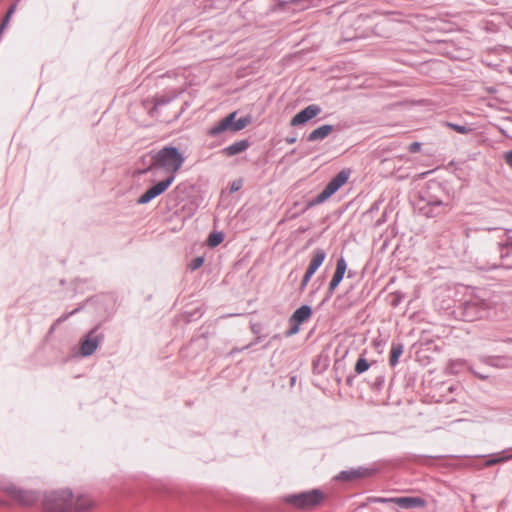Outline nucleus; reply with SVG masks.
Masks as SVG:
<instances>
[{
	"mask_svg": "<svg viewBox=\"0 0 512 512\" xmlns=\"http://www.w3.org/2000/svg\"><path fill=\"white\" fill-rule=\"evenodd\" d=\"M184 162V155L176 147L166 146L152 156L148 171L163 170L167 176H172L174 181Z\"/></svg>",
	"mask_w": 512,
	"mask_h": 512,
	"instance_id": "obj_1",
	"label": "nucleus"
},
{
	"mask_svg": "<svg viewBox=\"0 0 512 512\" xmlns=\"http://www.w3.org/2000/svg\"><path fill=\"white\" fill-rule=\"evenodd\" d=\"M42 505L47 512H72V491L60 489L47 492L43 497Z\"/></svg>",
	"mask_w": 512,
	"mask_h": 512,
	"instance_id": "obj_2",
	"label": "nucleus"
},
{
	"mask_svg": "<svg viewBox=\"0 0 512 512\" xmlns=\"http://www.w3.org/2000/svg\"><path fill=\"white\" fill-rule=\"evenodd\" d=\"M237 112H232L218 123L213 125L207 133L210 136L217 137L224 132H237L244 129L251 122L250 116L241 117L238 120H235Z\"/></svg>",
	"mask_w": 512,
	"mask_h": 512,
	"instance_id": "obj_3",
	"label": "nucleus"
},
{
	"mask_svg": "<svg viewBox=\"0 0 512 512\" xmlns=\"http://www.w3.org/2000/svg\"><path fill=\"white\" fill-rule=\"evenodd\" d=\"M325 499V494L319 489H313L311 491L293 494L286 497V502L300 508L310 509L318 506Z\"/></svg>",
	"mask_w": 512,
	"mask_h": 512,
	"instance_id": "obj_4",
	"label": "nucleus"
},
{
	"mask_svg": "<svg viewBox=\"0 0 512 512\" xmlns=\"http://www.w3.org/2000/svg\"><path fill=\"white\" fill-rule=\"evenodd\" d=\"M350 170L343 169L335 177H333L321 193H319L311 202L308 207L319 205L328 200L334 193H336L350 177Z\"/></svg>",
	"mask_w": 512,
	"mask_h": 512,
	"instance_id": "obj_5",
	"label": "nucleus"
},
{
	"mask_svg": "<svg viewBox=\"0 0 512 512\" xmlns=\"http://www.w3.org/2000/svg\"><path fill=\"white\" fill-rule=\"evenodd\" d=\"M173 183V177L167 176L164 180L158 182L151 188H149L145 193H143L137 200L138 204H147L152 201L157 196L164 193L169 186Z\"/></svg>",
	"mask_w": 512,
	"mask_h": 512,
	"instance_id": "obj_6",
	"label": "nucleus"
},
{
	"mask_svg": "<svg viewBox=\"0 0 512 512\" xmlns=\"http://www.w3.org/2000/svg\"><path fill=\"white\" fill-rule=\"evenodd\" d=\"M101 340L102 337L96 333V329L91 330L80 341V355L83 357L92 355L98 349Z\"/></svg>",
	"mask_w": 512,
	"mask_h": 512,
	"instance_id": "obj_7",
	"label": "nucleus"
},
{
	"mask_svg": "<svg viewBox=\"0 0 512 512\" xmlns=\"http://www.w3.org/2000/svg\"><path fill=\"white\" fill-rule=\"evenodd\" d=\"M325 258L326 253L323 249H316L313 252L312 259L301 282V290H303L307 286L311 277L315 274L317 269L323 264Z\"/></svg>",
	"mask_w": 512,
	"mask_h": 512,
	"instance_id": "obj_8",
	"label": "nucleus"
},
{
	"mask_svg": "<svg viewBox=\"0 0 512 512\" xmlns=\"http://www.w3.org/2000/svg\"><path fill=\"white\" fill-rule=\"evenodd\" d=\"M321 112V108L318 105L311 104L307 106L305 109L298 112L292 119H291V126H299L302 125L312 118L316 117Z\"/></svg>",
	"mask_w": 512,
	"mask_h": 512,
	"instance_id": "obj_9",
	"label": "nucleus"
},
{
	"mask_svg": "<svg viewBox=\"0 0 512 512\" xmlns=\"http://www.w3.org/2000/svg\"><path fill=\"white\" fill-rule=\"evenodd\" d=\"M95 507V501L88 495H78L73 499L72 512H88Z\"/></svg>",
	"mask_w": 512,
	"mask_h": 512,
	"instance_id": "obj_10",
	"label": "nucleus"
},
{
	"mask_svg": "<svg viewBox=\"0 0 512 512\" xmlns=\"http://www.w3.org/2000/svg\"><path fill=\"white\" fill-rule=\"evenodd\" d=\"M347 269V263L343 257L339 258L336 265L335 273L329 283V291L333 292L336 287L340 284L342 281L344 274Z\"/></svg>",
	"mask_w": 512,
	"mask_h": 512,
	"instance_id": "obj_11",
	"label": "nucleus"
},
{
	"mask_svg": "<svg viewBox=\"0 0 512 512\" xmlns=\"http://www.w3.org/2000/svg\"><path fill=\"white\" fill-rule=\"evenodd\" d=\"M12 499L18 502L20 505L30 506L37 501L38 496L33 491L21 490L20 488L17 487V492L14 493Z\"/></svg>",
	"mask_w": 512,
	"mask_h": 512,
	"instance_id": "obj_12",
	"label": "nucleus"
},
{
	"mask_svg": "<svg viewBox=\"0 0 512 512\" xmlns=\"http://www.w3.org/2000/svg\"><path fill=\"white\" fill-rule=\"evenodd\" d=\"M394 503L403 509L425 506V500L420 497H395Z\"/></svg>",
	"mask_w": 512,
	"mask_h": 512,
	"instance_id": "obj_13",
	"label": "nucleus"
},
{
	"mask_svg": "<svg viewBox=\"0 0 512 512\" xmlns=\"http://www.w3.org/2000/svg\"><path fill=\"white\" fill-rule=\"evenodd\" d=\"M311 313L312 310L310 306L302 305L291 316V322L295 323L296 325H300L310 318Z\"/></svg>",
	"mask_w": 512,
	"mask_h": 512,
	"instance_id": "obj_14",
	"label": "nucleus"
},
{
	"mask_svg": "<svg viewBox=\"0 0 512 512\" xmlns=\"http://www.w3.org/2000/svg\"><path fill=\"white\" fill-rule=\"evenodd\" d=\"M333 131L332 125H322L308 135L309 141H318L326 138Z\"/></svg>",
	"mask_w": 512,
	"mask_h": 512,
	"instance_id": "obj_15",
	"label": "nucleus"
},
{
	"mask_svg": "<svg viewBox=\"0 0 512 512\" xmlns=\"http://www.w3.org/2000/svg\"><path fill=\"white\" fill-rule=\"evenodd\" d=\"M248 142L245 140L235 142L224 149V153L228 156H234L246 150Z\"/></svg>",
	"mask_w": 512,
	"mask_h": 512,
	"instance_id": "obj_16",
	"label": "nucleus"
},
{
	"mask_svg": "<svg viewBox=\"0 0 512 512\" xmlns=\"http://www.w3.org/2000/svg\"><path fill=\"white\" fill-rule=\"evenodd\" d=\"M365 474L364 469H351L347 471H342L338 476L337 479L339 480H353L357 478L363 477Z\"/></svg>",
	"mask_w": 512,
	"mask_h": 512,
	"instance_id": "obj_17",
	"label": "nucleus"
},
{
	"mask_svg": "<svg viewBox=\"0 0 512 512\" xmlns=\"http://www.w3.org/2000/svg\"><path fill=\"white\" fill-rule=\"evenodd\" d=\"M0 490L12 498L17 492V486L8 480H0Z\"/></svg>",
	"mask_w": 512,
	"mask_h": 512,
	"instance_id": "obj_18",
	"label": "nucleus"
},
{
	"mask_svg": "<svg viewBox=\"0 0 512 512\" xmlns=\"http://www.w3.org/2000/svg\"><path fill=\"white\" fill-rule=\"evenodd\" d=\"M403 353V347L401 345H393L390 352V365L394 367L399 360V357Z\"/></svg>",
	"mask_w": 512,
	"mask_h": 512,
	"instance_id": "obj_19",
	"label": "nucleus"
},
{
	"mask_svg": "<svg viewBox=\"0 0 512 512\" xmlns=\"http://www.w3.org/2000/svg\"><path fill=\"white\" fill-rule=\"evenodd\" d=\"M174 98V96L170 97V96H160V97H157L155 98L154 100V106L152 107V109L150 110V114L151 115H154V113L163 105H166L168 104L172 99Z\"/></svg>",
	"mask_w": 512,
	"mask_h": 512,
	"instance_id": "obj_20",
	"label": "nucleus"
},
{
	"mask_svg": "<svg viewBox=\"0 0 512 512\" xmlns=\"http://www.w3.org/2000/svg\"><path fill=\"white\" fill-rule=\"evenodd\" d=\"M224 239V236L222 233H212L209 235V238H208V244L211 246V247H215L217 245H219Z\"/></svg>",
	"mask_w": 512,
	"mask_h": 512,
	"instance_id": "obj_21",
	"label": "nucleus"
},
{
	"mask_svg": "<svg viewBox=\"0 0 512 512\" xmlns=\"http://www.w3.org/2000/svg\"><path fill=\"white\" fill-rule=\"evenodd\" d=\"M368 369H369V363L367 362L366 359L360 358L357 360L356 365H355V371L358 374L364 373Z\"/></svg>",
	"mask_w": 512,
	"mask_h": 512,
	"instance_id": "obj_22",
	"label": "nucleus"
},
{
	"mask_svg": "<svg viewBox=\"0 0 512 512\" xmlns=\"http://www.w3.org/2000/svg\"><path fill=\"white\" fill-rule=\"evenodd\" d=\"M448 126L450 128H452L453 130H455L456 132L461 133V134H467L470 132V129L467 128L466 126L453 124V123H449Z\"/></svg>",
	"mask_w": 512,
	"mask_h": 512,
	"instance_id": "obj_23",
	"label": "nucleus"
},
{
	"mask_svg": "<svg viewBox=\"0 0 512 512\" xmlns=\"http://www.w3.org/2000/svg\"><path fill=\"white\" fill-rule=\"evenodd\" d=\"M510 458H511V456L494 457V458H492V459H490V460H488L486 462V466H491V465H494L496 463L506 461V460H508Z\"/></svg>",
	"mask_w": 512,
	"mask_h": 512,
	"instance_id": "obj_24",
	"label": "nucleus"
},
{
	"mask_svg": "<svg viewBox=\"0 0 512 512\" xmlns=\"http://www.w3.org/2000/svg\"><path fill=\"white\" fill-rule=\"evenodd\" d=\"M204 260L202 257H197L195 258L191 263H190V268L191 270H196L198 268H200L203 264Z\"/></svg>",
	"mask_w": 512,
	"mask_h": 512,
	"instance_id": "obj_25",
	"label": "nucleus"
},
{
	"mask_svg": "<svg viewBox=\"0 0 512 512\" xmlns=\"http://www.w3.org/2000/svg\"><path fill=\"white\" fill-rule=\"evenodd\" d=\"M242 185H243V181L241 179L235 180L232 182V184L230 186V191L236 192L241 189Z\"/></svg>",
	"mask_w": 512,
	"mask_h": 512,
	"instance_id": "obj_26",
	"label": "nucleus"
},
{
	"mask_svg": "<svg viewBox=\"0 0 512 512\" xmlns=\"http://www.w3.org/2000/svg\"><path fill=\"white\" fill-rule=\"evenodd\" d=\"M75 312H76V310L72 311L71 313H69V314H67V315H64V316L59 317V318L56 320V322L54 323V325L52 326L51 331H53V330L55 329V327H56L58 324H60V323H62L63 321H65V320H66L70 315L74 314Z\"/></svg>",
	"mask_w": 512,
	"mask_h": 512,
	"instance_id": "obj_27",
	"label": "nucleus"
},
{
	"mask_svg": "<svg viewBox=\"0 0 512 512\" xmlns=\"http://www.w3.org/2000/svg\"><path fill=\"white\" fill-rule=\"evenodd\" d=\"M395 498H384V497H376L373 498V502L375 503H394Z\"/></svg>",
	"mask_w": 512,
	"mask_h": 512,
	"instance_id": "obj_28",
	"label": "nucleus"
},
{
	"mask_svg": "<svg viewBox=\"0 0 512 512\" xmlns=\"http://www.w3.org/2000/svg\"><path fill=\"white\" fill-rule=\"evenodd\" d=\"M319 0H293L294 3L296 4H302L304 2H309L307 5H302V8H307L309 7L310 5H315L316 2H318Z\"/></svg>",
	"mask_w": 512,
	"mask_h": 512,
	"instance_id": "obj_29",
	"label": "nucleus"
},
{
	"mask_svg": "<svg viewBox=\"0 0 512 512\" xmlns=\"http://www.w3.org/2000/svg\"><path fill=\"white\" fill-rule=\"evenodd\" d=\"M420 149V144L418 142H413L409 145V151L410 152H417Z\"/></svg>",
	"mask_w": 512,
	"mask_h": 512,
	"instance_id": "obj_30",
	"label": "nucleus"
},
{
	"mask_svg": "<svg viewBox=\"0 0 512 512\" xmlns=\"http://www.w3.org/2000/svg\"><path fill=\"white\" fill-rule=\"evenodd\" d=\"M14 11H15V6H12V7L8 10V12H7V14H6V17H5V20H4V24H3V26H4L5 24H7V23H8V21H9L10 17H11V16H12V14L14 13Z\"/></svg>",
	"mask_w": 512,
	"mask_h": 512,
	"instance_id": "obj_31",
	"label": "nucleus"
},
{
	"mask_svg": "<svg viewBox=\"0 0 512 512\" xmlns=\"http://www.w3.org/2000/svg\"><path fill=\"white\" fill-rule=\"evenodd\" d=\"M505 161L512 168V151L505 154Z\"/></svg>",
	"mask_w": 512,
	"mask_h": 512,
	"instance_id": "obj_32",
	"label": "nucleus"
},
{
	"mask_svg": "<svg viewBox=\"0 0 512 512\" xmlns=\"http://www.w3.org/2000/svg\"><path fill=\"white\" fill-rule=\"evenodd\" d=\"M295 141H296L295 137H291V138H287L286 139V142L289 143V144H293Z\"/></svg>",
	"mask_w": 512,
	"mask_h": 512,
	"instance_id": "obj_33",
	"label": "nucleus"
},
{
	"mask_svg": "<svg viewBox=\"0 0 512 512\" xmlns=\"http://www.w3.org/2000/svg\"><path fill=\"white\" fill-rule=\"evenodd\" d=\"M506 246H512V236L507 238Z\"/></svg>",
	"mask_w": 512,
	"mask_h": 512,
	"instance_id": "obj_34",
	"label": "nucleus"
},
{
	"mask_svg": "<svg viewBox=\"0 0 512 512\" xmlns=\"http://www.w3.org/2000/svg\"><path fill=\"white\" fill-rule=\"evenodd\" d=\"M297 332H298V328H297V327H295V328H293V329H292L291 334H293V333H297Z\"/></svg>",
	"mask_w": 512,
	"mask_h": 512,
	"instance_id": "obj_35",
	"label": "nucleus"
},
{
	"mask_svg": "<svg viewBox=\"0 0 512 512\" xmlns=\"http://www.w3.org/2000/svg\"><path fill=\"white\" fill-rule=\"evenodd\" d=\"M434 205H435V206H440V205H441V202H440V201H436V202H434Z\"/></svg>",
	"mask_w": 512,
	"mask_h": 512,
	"instance_id": "obj_36",
	"label": "nucleus"
}]
</instances>
